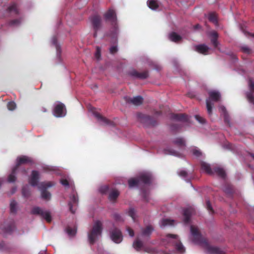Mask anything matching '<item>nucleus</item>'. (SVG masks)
<instances>
[{"instance_id":"1","label":"nucleus","mask_w":254,"mask_h":254,"mask_svg":"<svg viewBox=\"0 0 254 254\" xmlns=\"http://www.w3.org/2000/svg\"><path fill=\"white\" fill-rule=\"evenodd\" d=\"M102 223L100 220L94 222L91 229L88 232V240L90 245H93L101 236L103 227Z\"/></svg>"},{"instance_id":"2","label":"nucleus","mask_w":254,"mask_h":254,"mask_svg":"<svg viewBox=\"0 0 254 254\" xmlns=\"http://www.w3.org/2000/svg\"><path fill=\"white\" fill-rule=\"evenodd\" d=\"M137 120L144 127H150L156 126L157 122L153 117L141 113H137L136 114Z\"/></svg>"},{"instance_id":"3","label":"nucleus","mask_w":254,"mask_h":254,"mask_svg":"<svg viewBox=\"0 0 254 254\" xmlns=\"http://www.w3.org/2000/svg\"><path fill=\"white\" fill-rule=\"evenodd\" d=\"M190 233L192 242L199 245H207L206 240L202 237L198 228L195 226H190Z\"/></svg>"},{"instance_id":"4","label":"nucleus","mask_w":254,"mask_h":254,"mask_svg":"<svg viewBox=\"0 0 254 254\" xmlns=\"http://www.w3.org/2000/svg\"><path fill=\"white\" fill-rule=\"evenodd\" d=\"M140 182L145 184H149L150 183V177L146 175H142L137 178H132L128 181V186L130 188L138 186Z\"/></svg>"},{"instance_id":"5","label":"nucleus","mask_w":254,"mask_h":254,"mask_svg":"<svg viewBox=\"0 0 254 254\" xmlns=\"http://www.w3.org/2000/svg\"><path fill=\"white\" fill-rule=\"evenodd\" d=\"M54 183L52 182H43L40 184L39 188L41 190V196L45 200H48L51 198V193L47 190V189L52 187Z\"/></svg>"},{"instance_id":"6","label":"nucleus","mask_w":254,"mask_h":254,"mask_svg":"<svg viewBox=\"0 0 254 254\" xmlns=\"http://www.w3.org/2000/svg\"><path fill=\"white\" fill-rule=\"evenodd\" d=\"M31 213L33 214H37L41 216L49 223L51 222L52 221V217L50 213L47 211H44L39 207H35L33 208L31 210Z\"/></svg>"},{"instance_id":"7","label":"nucleus","mask_w":254,"mask_h":254,"mask_svg":"<svg viewBox=\"0 0 254 254\" xmlns=\"http://www.w3.org/2000/svg\"><path fill=\"white\" fill-rule=\"evenodd\" d=\"M110 238L115 243L119 244L123 240V235L121 230L117 228H114L110 231Z\"/></svg>"},{"instance_id":"8","label":"nucleus","mask_w":254,"mask_h":254,"mask_svg":"<svg viewBox=\"0 0 254 254\" xmlns=\"http://www.w3.org/2000/svg\"><path fill=\"white\" fill-rule=\"evenodd\" d=\"M15 229V225L13 221H10L8 223L1 225L0 227V233L3 235L10 234Z\"/></svg>"},{"instance_id":"9","label":"nucleus","mask_w":254,"mask_h":254,"mask_svg":"<svg viewBox=\"0 0 254 254\" xmlns=\"http://www.w3.org/2000/svg\"><path fill=\"white\" fill-rule=\"evenodd\" d=\"M65 105L62 103L56 105L54 109V114L57 117H63L66 114Z\"/></svg>"},{"instance_id":"10","label":"nucleus","mask_w":254,"mask_h":254,"mask_svg":"<svg viewBox=\"0 0 254 254\" xmlns=\"http://www.w3.org/2000/svg\"><path fill=\"white\" fill-rule=\"evenodd\" d=\"M167 237L171 238L174 240L173 243H175L176 248L178 251L181 253H183L185 252V249L180 240H178V237L177 235L174 234H168L167 235Z\"/></svg>"},{"instance_id":"11","label":"nucleus","mask_w":254,"mask_h":254,"mask_svg":"<svg viewBox=\"0 0 254 254\" xmlns=\"http://www.w3.org/2000/svg\"><path fill=\"white\" fill-rule=\"evenodd\" d=\"M33 163L31 158L27 156H21L18 157L16 159V164L15 167L19 169L20 166L22 164H31Z\"/></svg>"},{"instance_id":"12","label":"nucleus","mask_w":254,"mask_h":254,"mask_svg":"<svg viewBox=\"0 0 254 254\" xmlns=\"http://www.w3.org/2000/svg\"><path fill=\"white\" fill-rule=\"evenodd\" d=\"M249 91L246 93L248 100L254 105V80H249Z\"/></svg>"},{"instance_id":"13","label":"nucleus","mask_w":254,"mask_h":254,"mask_svg":"<svg viewBox=\"0 0 254 254\" xmlns=\"http://www.w3.org/2000/svg\"><path fill=\"white\" fill-rule=\"evenodd\" d=\"M125 101L128 104H132L135 106H139L143 103V98L140 96H137L131 98L129 97H124Z\"/></svg>"},{"instance_id":"14","label":"nucleus","mask_w":254,"mask_h":254,"mask_svg":"<svg viewBox=\"0 0 254 254\" xmlns=\"http://www.w3.org/2000/svg\"><path fill=\"white\" fill-rule=\"evenodd\" d=\"M78 202V198L77 194L73 193L70 197V201L68 203L69 210L72 213H74L76 208L74 206L77 205Z\"/></svg>"},{"instance_id":"15","label":"nucleus","mask_w":254,"mask_h":254,"mask_svg":"<svg viewBox=\"0 0 254 254\" xmlns=\"http://www.w3.org/2000/svg\"><path fill=\"white\" fill-rule=\"evenodd\" d=\"M39 179V173L37 171H32L29 178V183L32 186H36L38 185Z\"/></svg>"},{"instance_id":"16","label":"nucleus","mask_w":254,"mask_h":254,"mask_svg":"<svg viewBox=\"0 0 254 254\" xmlns=\"http://www.w3.org/2000/svg\"><path fill=\"white\" fill-rule=\"evenodd\" d=\"M209 101L214 102H218L221 98V94L219 91L216 90L209 91L208 92Z\"/></svg>"},{"instance_id":"17","label":"nucleus","mask_w":254,"mask_h":254,"mask_svg":"<svg viewBox=\"0 0 254 254\" xmlns=\"http://www.w3.org/2000/svg\"><path fill=\"white\" fill-rule=\"evenodd\" d=\"M171 120L187 122L188 120V116L185 114H172L171 116Z\"/></svg>"},{"instance_id":"18","label":"nucleus","mask_w":254,"mask_h":254,"mask_svg":"<svg viewBox=\"0 0 254 254\" xmlns=\"http://www.w3.org/2000/svg\"><path fill=\"white\" fill-rule=\"evenodd\" d=\"M94 115L95 117L98 120V121H100L102 123L103 125H112L113 124V122L106 118L102 116L99 113L94 112Z\"/></svg>"},{"instance_id":"19","label":"nucleus","mask_w":254,"mask_h":254,"mask_svg":"<svg viewBox=\"0 0 254 254\" xmlns=\"http://www.w3.org/2000/svg\"><path fill=\"white\" fill-rule=\"evenodd\" d=\"M220 110L223 114L225 123L229 127H231L230 118L226 108L224 106H221Z\"/></svg>"},{"instance_id":"20","label":"nucleus","mask_w":254,"mask_h":254,"mask_svg":"<svg viewBox=\"0 0 254 254\" xmlns=\"http://www.w3.org/2000/svg\"><path fill=\"white\" fill-rule=\"evenodd\" d=\"M208 252L210 254H224V251L217 247H212L210 246H207Z\"/></svg>"},{"instance_id":"21","label":"nucleus","mask_w":254,"mask_h":254,"mask_svg":"<svg viewBox=\"0 0 254 254\" xmlns=\"http://www.w3.org/2000/svg\"><path fill=\"white\" fill-rule=\"evenodd\" d=\"M192 210L191 208H186L183 211V216L184 217V221L185 223H189L190 221Z\"/></svg>"},{"instance_id":"22","label":"nucleus","mask_w":254,"mask_h":254,"mask_svg":"<svg viewBox=\"0 0 254 254\" xmlns=\"http://www.w3.org/2000/svg\"><path fill=\"white\" fill-rule=\"evenodd\" d=\"M195 50L199 53L206 55L209 53V48L205 45H199L195 47Z\"/></svg>"},{"instance_id":"23","label":"nucleus","mask_w":254,"mask_h":254,"mask_svg":"<svg viewBox=\"0 0 254 254\" xmlns=\"http://www.w3.org/2000/svg\"><path fill=\"white\" fill-rule=\"evenodd\" d=\"M120 195V192L116 189H112L109 192L108 198L113 202H115Z\"/></svg>"},{"instance_id":"24","label":"nucleus","mask_w":254,"mask_h":254,"mask_svg":"<svg viewBox=\"0 0 254 254\" xmlns=\"http://www.w3.org/2000/svg\"><path fill=\"white\" fill-rule=\"evenodd\" d=\"M154 230L153 227L151 225H148L145 228L141 229V234L143 236L149 237Z\"/></svg>"},{"instance_id":"25","label":"nucleus","mask_w":254,"mask_h":254,"mask_svg":"<svg viewBox=\"0 0 254 254\" xmlns=\"http://www.w3.org/2000/svg\"><path fill=\"white\" fill-rule=\"evenodd\" d=\"M105 17L106 19L111 21H115L116 20V14L113 9H109L105 14Z\"/></svg>"},{"instance_id":"26","label":"nucleus","mask_w":254,"mask_h":254,"mask_svg":"<svg viewBox=\"0 0 254 254\" xmlns=\"http://www.w3.org/2000/svg\"><path fill=\"white\" fill-rule=\"evenodd\" d=\"M133 77L139 78H146L148 77V73L147 72H138L133 70L130 72Z\"/></svg>"},{"instance_id":"27","label":"nucleus","mask_w":254,"mask_h":254,"mask_svg":"<svg viewBox=\"0 0 254 254\" xmlns=\"http://www.w3.org/2000/svg\"><path fill=\"white\" fill-rule=\"evenodd\" d=\"M201 168L209 175H213V171L211 169L210 165L205 162H202L201 163Z\"/></svg>"},{"instance_id":"28","label":"nucleus","mask_w":254,"mask_h":254,"mask_svg":"<svg viewBox=\"0 0 254 254\" xmlns=\"http://www.w3.org/2000/svg\"><path fill=\"white\" fill-rule=\"evenodd\" d=\"M213 173H215L219 177L225 179L226 173L224 170L220 167H215L213 169Z\"/></svg>"},{"instance_id":"29","label":"nucleus","mask_w":254,"mask_h":254,"mask_svg":"<svg viewBox=\"0 0 254 254\" xmlns=\"http://www.w3.org/2000/svg\"><path fill=\"white\" fill-rule=\"evenodd\" d=\"M19 170L16 167H14L12 170L11 173L8 176L7 181L9 183H13L16 180L15 174L17 173V172Z\"/></svg>"},{"instance_id":"30","label":"nucleus","mask_w":254,"mask_h":254,"mask_svg":"<svg viewBox=\"0 0 254 254\" xmlns=\"http://www.w3.org/2000/svg\"><path fill=\"white\" fill-rule=\"evenodd\" d=\"M173 143L179 147H183L186 146L185 140L181 137H178L173 140Z\"/></svg>"},{"instance_id":"31","label":"nucleus","mask_w":254,"mask_h":254,"mask_svg":"<svg viewBox=\"0 0 254 254\" xmlns=\"http://www.w3.org/2000/svg\"><path fill=\"white\" fill-rule=\"evenodd\" d=\"M147 5L152 10L156 9L159 6L158 2L156 0H148Z\"/></svg>"},{"instance_id":"32","label":"nucleus","mask_w":254,"mask_h":254,"mask_svg":"<svg viewBox=\"0 0 254 254\" xmlns=\"http://www.w3.org/2000/svg\"><path fill=\"white\" fill-rule=\"evenodd\" d=\"M169 38L171 41L175 42H178L182 39V37L175 32L170 33Z\"/></svg>"},{"instance_id":"33","label":"nucleus","mask_w":254,"mask_h":254,"mask_svg":"<svg viewBox=\"0 0 254 254\" xmlns=\"http://www.w3.org/2000/svg\"><path fill=\"white\" fill-rule=\"evenodd\" d=\"M224 191L228 194H232L234 192V189L232 185L226 184L223 189Z\"/></svg>"},{"instance_id":"34","label":"nucleus","mask_w":254,"mask_h":254,"mask_svg":"<svg viewBox=\"0 0 254 254\" xmlns=\"http://www.w3.org/2000/svg\"><path fill=\"white\" fill-rule=\"evenodd\" d=\"M206 104L207 113L209 115H211L214 105L208 99L206 100Z\"/></svg>"},{"instance_id":"35","label":"nucleus","mask_w":254,"mask_h":254,"mask_svg":"<svg viewBox=\"0 0 254 254\" xmlns=\"http://www.w3.org/2000/svg\"><path fill=\"white\" fill-rule=\"evenodd\" d=\"M210 36L211 37V41L212 43V44L216 47L217 46V42L216 40V38L217 37V34L214 32L213 31L211 32L210 34Z\"/></svg>"},{"instance_id":"36","label":"nucleus","mask_w":254,"mask_h":254,"mask_svg":"<svg viewBox=\"0 0 254 254\" xmlns=\"http://www.w3.org/2000/svg\"><path fill=\"white\" fill-rule=\"evenodd\" d=\"M174 224V220L169 219H164L161 221V227H165L167 225H173Z\"/></svg>"},{"instance_id":"37","label":"nucleus","mask_w":254,"mask_h":254,"mask_svg":"<svg viewBox=\"0 0 254 254\" xmlns=\"http://www.w3.org/2000/svg\"><path fill=\"white\" fill-rule=\"evenodd\" d=\"M16 202L13 200L11 201L10 204V209L11 213H15L16 212Z\"/></svg>"},{"instance_id":"38","label":"nucleus","mask_w":254,"mask_h":254,"mask_svg":"<svg viewBox=\"0 0 254 254\" xmlns=\"http://www.w3.org/2000/svg\"><path fill=\"white\" fill-rule=\"evenodd\" d=\"M92 24L95 28H97L100 24V19L99 17L96 16L92 19Z\"/></svg>"},{"instance_id":"39","label":"nucleus","mask_w":254,"mask_h":254,"mask_svg":"<svg viewBox=\"0 0 254 254\" xmlns=\"http://www.w3.org/2000/svg\"><path fill=\"white\" fill-rule=\"evenodd\" d=\"M110 190V187L108 185H105L103 186H102L99 189V191L101 193L103 194H106Z\"/></svg>"},{"instance_id":"40","label":"nucleus","mask_w":254,"mask_h":254,"mask_svg":"<svg viewBox=\"0 0 254 254\" xmlns=\"http://www.w3.org/2000/svg\"><path fill=\"white\" fill-rule=\"evenodd\" d=\"M133 247L137 251H139L142 247V243L140 241L136 240L133 243Z\"/></svg>"},{"instance_id":"41","label":"nucleus","mask_w":254,"mask_h":254,"mask_svg":"<svg viewBox=\"0 0 254 254\" xmlns=\"http://www.w3.org/2000/svg\"><path fill=\"white\" fill-rule=\"evenodd\" d=\"M66 232L68 235L73 236L76 233V230L68 227L66 228Z\"/></svg>"},{"instance_id":"42","label":"nucleus","mask_w":254,"mask_h":254,"mask_svg":"<svg viewBox=\"0 0 254 254\" xmlns=\"http://www.w3.org/2000/svg\"><path fill=\"white\" fill-rule=\"evenodd\" d=\"M16 104L13 101L9 102L7 104V107L9 110L13 111L16 108Z\"/></svg>"},{"instance_id":"43","label":"nucleus","mask_w":254,"mask_h":254,"mask_svg":"<svg viewBox=\"0 0 254 254\" xmlns=\"http://www.w3.org/2000/svg\"><path fill=\"white\" fill-rule=\"evenodd\" d=\"M128 214L129 216H130L133 221H135V210L132 208H130L128 211Z\"/></svg>"},{"instance_id":"44","label":"nucleus","mask_w":254,"mask_h":254,"mask_svg":"<svg viewBox=\"0 0 254 254\" xmlns=\"http://www.w3.org/2000/svg\"><path fill=\"white\" fill-rule=\"evenodd\" d=\"M22 195L26 197H27L30 195V192L26 187H23L22 189Z\"/></svg>"},{"instance_id":"45","label":"nucleus","mask_w":254,"mask_h":254,"mask_svg":"<svg viewBox=\"0 0 254 254\" xmlns=\"http://www.w3.org/2000/svg\"><path fill=\"white\" fill-rule=\"evenodd\" d=\"M142 196L144 198V200L146 201H148V196H149L148 192L145 190H142Z\"/></svg>"},{"instance_id":"46","label":"nucleus","mask_w":254,"mask_h":254,"mask_svg":"<svg viewBox=\"0 0 254 254\" xmlns=\"http://www.w3.org/2000/svg\"><path fill=\"white\" fill-rule=\"evenodd\" d=\"M170 128L172 130L177 131L181 128V126L178 124H172Z\"/></svg>"},{"instance_id":"47","label":"nucleus","mask_w":254,"mask_h":254,"mask_svg":"<svg viewBox=\"0 0 254 254\" xmlns=\"http://www.w3.org/2000/svg\"><path fill=\"white\" fill-rule=\"evenodd\" d=\"M206 205L207 210L211 213H213V209L211 205L210 202L209 200H206Z\"/></svg>"},{"instance_id":"48","label":"nucleus","mask_w":254,"mask_h":254,"mask_svg":"<svg viewBox=\"0 0 254 254\" xmlns=\"http://www.w3.org/2000/svg\"><path fill=\"white\" fill-rule=\"evenodd\" d=\"M195 118L200 124H203L205 122V120L203 118L199 116V115H195Z\"/></svg>"},{"instance_id":"49","label":"nucleus","mask_w":254,"mask_h":254,"mask_svg":"<svg viewBox=\"0 0 254 254\" xmlns=\"http://www.w3.org/2000/svg\"><path fill=\"white\" fill-rule=\"evenodd\" d=\"M192 154L196 157H199L201 155V152L196 149H193L192 150Z\"/></svg>"},{"instance_id":"50","label":"nucleus","mask_w":254,"mask_h":254,"mask_svg":"<svg viewBox=\"0 0 254 254\" xmlns=\"http://www.w3.org/2000/svg\"><path fill=\"white\" fill-rule=\"evenodd\" d=\"M179 175L183 178H186L188 175V173L185 170H181L179 172Z\"/></svg>"},{"instance_id":"51","label":"nucleus","mask_w":254,"mask_h":254,"mask_svg":"<svg viewBox=\"0 0 254 254\" xmlns=\"http://www.w3.org/2000/svg\"><path fill=\"white\" fill-rule=\"evenodd\" d=\"M208 19L213 22H215L216 21V15L214 13H211L209 15Z\"/></svg>"},{"instance_id":"52","label":"nucleus","mask_w":254,"mask_h":254,"mask_svg":"<svg viewBox=\"0 0 254 254\" xmlns=\"http://www.w3.org/2000/svg\"><path fill=\"white\" fill-rule=\"evenodd\" d=\"M100 53L101 49L99 47H97L96 48V52L95 54V57L97 59H99L101 56Z\"/></svg>"},{"instance_id":"53","label":"nucleus","mask_w":254,"mask_h":254,"mask_svg":"<svg viewBox=\"0 0 254 254\" xmlns=\"http://www.w3.org/2000/svg\"><path fill=\"white\" fill-rule=\"evenodd\" d=\"M61 183L63 186L65 187H68L69 186L68 181L66 179H62L61 180Z\"/></svg>"},{"instance_id":"54","label":"nucleus","mask_w":254,"mask_h":254,"mask_svg":"<svg viewBox=\"0 0 254 254\" xmlns=\"http://www.w3.org/2000/svg\"><path fill=\"white\" fill-rule=\"evenodd\" d=\"M117 51V48L116 46H113L110 48V52L112 54H114Z\"/></svg>"},{"instance_id":"55","label":"nucleus","mask_w":254,"mask_h":254,"mask_svg":"<svg viewBox=\"0 0 254 254\" xmlns=\"http://www.w3.org/2000/svg\"><path fill=\"white\" fill-rule=\"evenodd\" d=\"M127 230L130 236L133 237L134 236V232H133V230L131 228H130L129 227H127Z\"/></svg>"},{"instance_id":"56","label":"nucleus","mask_w":254,"mask_h":254,"mask_svg":"<svg viewBox=\"0 0 254 254\" xmlns=\"http://www.w3.org/2000/svg\"><path fill=\"white\" fill-rule=\"evenodd\" d=\"M113 217L117 221H120L121 220V216L118 214H114Z\"/></svg>"},{"instance_id":"57","label":"nucleus","mask_w":254,"mask_h":254,"mask_svg":"<svg viewBox=\"0 0 254 254\" xmlns=\"http://www.w3.org/2000/svg\"><path fill=\"white\" fill-rule=\"evenodd\" d=\"M242 50L246 53H250L251 52V50L248 47H244Z\"/></svg>"},{"instance_id":"58","label":"nucleus","mask_w":254,"mask_h":254,"mask_svg":"<svg viewBox=\"0 0 254 254\" xmlns=\"http://www.w3.org/2000/svg\"><path fill=\"white\" fill-rule=\"evenodd\" d=\"M162 114L161 111H155L154 114L156 115H160Z\"/></svg>"},{"instance_id":"59","label":"nucleus","mask_w":254,"mask_h":254,"mask_svg":"<svg viewBox=\"0 0 254 254\" xmlns=\"http://www.w3.org/2000/svg\"><path fill=\"white\" fill-rule=\"evenodd\" d=\"M44 170H45V171H51V169H50L49 168V167H45L43 168Z\"/></svg>"},{"instance_id":"60","label":"nucleus","mask_w":254,"mask_h":254,"mask_svg":"<svg viewBox=\"0 0 254 254\" xmlns=\"http://www.w3.org/2000/svg\"><path fill=\"white\" fill-rule=\"evenodd\" d=\"M53 43H54V44H55L56 45V47L57 48V51H59V46L56 44V42H55V41H53Z\"/></svg>"},{"instance_id":"61","label":"nucleus","mask_w":254,"mask_h":254,"mask_svg":"<svg viewBox=\"0 0 254 254\" xmlns=\"http://www.w3.org/2000/svg\"><path fill=\"white\" fill-rule=\"evenodd\" d=\"M21 172L24 174H26V170L25 169L21 170Z\"/></svg>"},{"instance_id":"62","label":"nucleus","mask_w":254,"mask_h":254,"mask_svg":"<svg viewBox=\"0 0 254 254\" xmlns=\"http://www.w3.org/2000/svg\"><path fill=\"white\" fill-rule=\"evenodd\" d=\"M249 154L254 159V153H249Z\"/></svg>"},{"instance_id":"63","label":"nucleus","mask_w":254,"mask_h":254,"mask_svg":"<svg viewBox=\"0 0 254 254\" xmlns=\"http://www.w3.org/2000/svg\"><path fill=\"white\" fill-rule=\"evenodd\" d=\"M12 24H17V21H13Z\"/></svg>"},{"instance_id":"64","label":"nucleus","mask_w":254,"mask_h":254,"mask_svg":"<svg viewBox=\"0 0 254 254\" xmlns=\"http://www.w3.org/2000/svg\"><path fill=\"white\" fill-rule=\"evenodd\" d=\"M46 109L45 108H43V111L44 112H46Z\"/></svg>"}]
</instances>
